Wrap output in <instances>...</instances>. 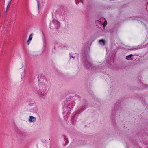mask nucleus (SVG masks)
Returning <instances> with one entry per match:
<instances>
[{"mask_svg": "<svg viewBox=\"0 0 148 148\" xmlns=\"http://www.w3.org/2000/svg\"><path fill=\"white\" fill-rule=\"evenodd\" d=\"M36 121V117L32 116H29V121L30 122H35Z\"/></svg>", "mask_w": 148, "mask_h": 148, "instance_id": "nucleus-10", "label": "nucleus"}, {"mask_svg": "<svg viewBox=\"0 0 148 148\" xmlns=\"http://www.w3.org/2000/svg\"><path fill=\"white\" fill-rule=\"evenodd\" d=\"M48 85L46 83H40L38 86L36 88V92L39 95L41 96L46 95L48 91Z\"/></svg>", "mask_w": 148, "mask_h": 148, "instance_id": "nucleus-1", "label": "nucleus"}, {"mask_svg": "<svg viewBox=\"0 0 148 148\" xmlns=\"http://www.w3.org/2000/svg\"><path fill=\"white\" fill-rule=\"evenodd\" d=\"M64 106L63 109L65 112L67 110L70 111L72 110L75 105V103L73 101H71L69 99L64 101Z\"/></svg>", "mask_w": 148, "mask_h": 148, "instance_id": "nucleus-3", "label": "nucleus"}, {"mask_svg": "<svg viewBox=\"0 0 148 148\" xmlns=\"http://www.w3.org/2000/svg\"><path fill=\"white\" fill-rule=\"evenodd\" d=\"M75 1H76V3L77 5L78 4H79V1H76V0H75Z\"/></svg>", "mask_w": 148, "mask_h": 148, "instance_id": "nucleus-17", "label": "nucleus"}, {"mask_svg": "<svg viewBox=\"0 0 148 148\" xmlns=\"http://www.w3.org/2000/svg\"><path fill=\"white\" fill-rule=\"evenodd\" d=\"M107 64L108 66L111 69H113L115 65L114 62H112V63H109V62L108 63V62L107 63Z\"/></svg>", "mask_w": 148, "mask_h": 148, "instance_id": "nucleus-8", "label": "nucleus"}, {"mask_svg": "<svg viewBox=\"0 0 148 148\" xmlns=\"http://www.w3.org/2000/svg\"><path fill=\"white\" fill-rule=\"evenodd\" d=\"M31 40H31L30 39H29V38L28 39L27 41V43L28 45H29V43H30Z\"/></svg>", "mask_w": 148, "mask_h": 148, "instance_id": "nucleus-15", "label": "nucleus"}, {"mask_svg": "<svg viewBox=\"0 0 148 148\" xmlns=\"http://www.w3.org/2000/svg\"><path fill=\"white\" fill-rule=\"evenodd\" d=\"M8 5L7 6V8H6V12L5 13V14L6 13H7V11H8Z\"/></svg>", "mask_w": 148, "mask_h": 148, "instance_id": "nucleus-18", "label": "nucleus"}, {"mask_svg": "<svg viewBox=\"0 0 148 148\" xmlns=\"http://www.w3.org/2000/svg\"><path fill=\"white\" fill-rule=\"evenodd\" d=\"M56 45H55V46H54V49H56Z\"/></svg>", "mask_w": 148, "mask_h": 148, "instance_id": "nucleus-24", "label": "nucleus"}, {"mask_svg": "<svg viewBox=\"0 0 148 148\" xmlns=\"http://www.w3.org/2000/svg\"><path fill=\"white\" fill-rule=\"evenodd\" d=\"M63 136V138L64 139V140L65 141V143H66V144L65 145H63L65 146L66 145L68 144V140H66V139H67L66 138V136L64 135V136Z\"/></svg>", "mask_w": 148, "mask_h": 148, "instance_id": "nucleus-12", "label": "nucleus"}, {"mask_svg": "<svg viewBox=\"0 0 148 148\" xmlns=\"http://www.w3.org/2000/svg\"><path fill=\"white\" fill-rule=\"evenodd\" d=\"M23 77H24V74H23Z\"/></svg>", "mask_w": 148, "mask_h": 148, "instance_id": "nucleus-26", "label": "nucleus"}, {"mask_svg": "<svg viewBox=\"0 0 148 148\" xmlns=\"http://www.w3.org/2000/svg\"><path fill=\"white\" fill-rule=\"evenodd\" d=\"M38 79L40 83H47V81L46 78L42 74H39L38 76Z\"/></svg>", "mask_w": 148, "mask_h": 148, "instance_id": "nucleus-4", "label": "nucleus"}, {"mask_svg": "<svg viewBox=\"0 0 148 148\" xmlns=\"http://www.w3.org/2000/svg\"><path fill=\"white\" fill-rule=\"evenodd\" d=\"M69 54H70V58H73V59H74L75 58V57H74V56H71V54L70 53H69Z\"/></svg>", "mask_w": 148, "mask_h": 148, "instance_id": "nucleus-16", "label": "nucleus"}, {"mask_svg": "<svg viewBox=\"0 0 148 148\" xmlns=\"http://www.w3.org/2000/svg\"><path fill=\"white\" fill-rule=\"evenodd\" d=\"M99 43L101 45H104L105 44V40L104 39L100 40L99 41Z\"/></svg>", "mask_w": 148, "mask_h": 148, "instance_id": "nucleus-11", "label": "nucleus"}, {"mask_svg": "<svg viewBox=\"0 0 148 148\" xmlns=\"http://www.w3.org/2000/svg\"><path fill=\"white\" fill-rule=\"evenodd\" d=\"M37 2L38 7V8H39V2L38 1H37Z\"/></svg>", "mask_w": 148, "mask_h": 148, "instance_id": "nucleus-20", "label": "nucleus"}, {"mask_svg": "<svg viewBox=\"0 0 148 148\" xmlns=\"http://www.w3.org/2000/svg\"><path fill=\"white\" fill-rule=\"evenodd\" d=\"M80 2H81V3H82V4H83V3L82 2V1L80 0Z\"/></svg>", "mask_w": 148, "mask_h": 148, "instance_id": "nucleus-23", "label": "nucleus"}, {"mask_svg": "<svg viewBox=\"0 0 148 148\" xmlns=\"http://www.w3.org/2000/svg\"><path fill=\"white\" fill-rule=\"evenodd\" d=\"M11 0L10 1H9L8 2V5H9V4H10L11 3Z\"/></svg>", "mask_w": 148, "mask_h": 148, "instance_id": "nucleus-22", "label": "nucleus"}, {"mask_svg": "<svg viewBox=\"0 0 148 148\" xmlns=\"http://www.w3.org/2000/svg\"><path fill=\"white\" fill-rule=\"evenodd\" d=\"M21 76H21V78H22V77H23L22 74H21Z\"/></svg>", "mask_w": 148, "mask_h": 148, "instance_id": "nucleus-25", "label": "nucleus"}, {"mask_svg": "<svg viewBox=\"0 0 148 148\" xmlns=\"http://www.w3.org/2000/svg\"><path fill=\"white\" fill-rule=\"evenodd\" d=\"M17 133L19 134L22 137H26L28 136V134L26 133L22 132L20 131H17Z\"/></svg>", "mask_w": 148, "mask_h": 148, "instance_id": "nucleus-7", "label": "nucleus"}, {"mask_svg": "<svg viewBox=\"0 0 148 148\" xmlns=\"http://www.w3.org/2000/svg\"><path fill=\"white\" fill-rule=\"evenodd\" d=\"M32 36H33V34H31L29 35V39L32 40Z\"/></svg>", "mask_w": 148, "mask_h": 148, "instance_id": "nucleus-14", "label": "nucleus"}, {"mask_svg": "<svg viewBox=\"0 0 148 148\" xmlns=\"http://www.w3.org/2000/svg\"><path fill=\"white\" fill-rule=\"evenodd\" d=\"M134 56L132 54H130L126 57V59L127 60H133V57Z\"/></svg>", "mask_w": 148, "mask_h": 148, "instance_id": "nucleus-9", "label": "nucleus"}, {"mask_svg": "<svg viewBox=\"0 0 148 148\" xmlns=\"http://www.w3.org/2000/svg\"><path fill=\"white\" fill-rule=\"evenodd\" d=\"M52 23L54 25L55 27L58 29L60 25V23L56 19L53 20Z\"/></svg>", "mask_w": 148, "mask_h": 148, "instance_id": "nucleus-6", "label": "nucleus"}, {"mask_svg": "<svg viewBox=\"0 0 148 148\" xmlns=\"http://www.w3.org/2000/svg\"><path fill=\"white\" fill-rule=\"evenodd\" d=\"M137 49V48H131V49H131V50H136V49Z\"/></svg>", "mask_w": 148, "mask_h": 148, "instance_id": "nucleus-21", "label": "nucleus"}, {"mask_svg": "<svg viewBox=\"0 0 148 148\" xmlns=\"http://www.w3.org/2000/svg\"><path fill=\"white\" fill-rule=\"evenodd\" d=\"M107 24V22L106 20L104 23H103V27H105L106 25Z\"/></svg>", "mask_w": 148, "mask_h": 148, "instance_id": "nucleus-13", "label": "nucleus"}, {"mask_svg": "<svg viewBox=\"0 0 148 148\" xmlns=\"http://www.w3.org/2000/svg\"><path fill=\"white\" fill-rule=\"evenodd\" d=\"M87 107V105L86 103L84 105H83L82 106L79 108L77 110V112L78 113H80L81 112L83 111Z\"/></svg>", "mask_w": 148, "mask_h": 148, "instance_id": "nucleus-5", "label": "nucleus"}, {"mask_svg": "<svg viewBox=\"0 0 148 148\" xmlns=\"http://www.w3.org/2000/svg\"><path fill=\"white\" fill-rule=\"evenodd\" d=\"M136 18V17H131L130 18L131 19H132V20H135L136 19L135 18Z\"/></svg>", "mask_w": 148, "mask_h": 148, "instance_id": "nucleus-19", "label": "nucleus"}, {"mask_svg": "<svg viewBox=\"0 0 148 148\" xmlns=\"http://www.w3.org/2000/svg\"><path fill=\"white\" fill-rule=\"evenodd\" d=\"M86 52H84V53H83L82 55V57L83 58L85 61H83L84 63V66L86 69H95L96 67L93 66L90 61V56L88 54H86Z\"/></svg>", "mask_w": 148, "mask_h": 148, "instance_id": "nucleus-2", "label": "nucleus"}]
</instances>
